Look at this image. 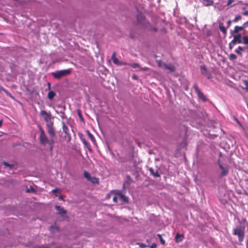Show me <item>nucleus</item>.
Here are the masks:
<instances>
[{
	"instance_id": "nucleus-5",
	"label": "nucleus",
	"mask_w": 248,
	"mask_h": 248,
	"mask_svg": "<svg viewBox=\"0 0 248 248\" xmlns=\"http://www.w3.org/2000/svg\"><path fill=\"white\" fill-rule=\"evenodd\" d=\"M201 74L206 77L208 79L212 78L211 73L207 69L204 65L200 66Z\"/></svg>"
},
{
	"instance_id": "nucleus-44",
	"label": "nucleus",
	"mask_w": 248,
	"mask_h": 248,
	"mask_svg": "<svg viewBox=\"0 0 248 248\" xmlns=\"http://www.w3.org/2000/svg\"><path fill=\"white\" fill-rule=\"evenodd\" d=\"M139 245H140V247L141 248H145L147 247L146 245H145L144 244H142V243L139 244Z\"/></svg>"
},
{
	"instance_id": "nucleus-53",
	"label": "nucleus",
	"mask_w": 248,
	"mask_h": 248,
	"mask_svg": "<svg viewBox=\"0 0 248 248\" xmlns=\"http://www.w3.org/2000/svg\"><path fill=\"white\" fill-rule=\"evenodd\" d=\"M147 67H144V68H142V70L143 71H146L147 70Z\"/></svg>"
},
{
	"instance_id": "nucleus-8",
	"label": "nucleus",
	"mask_w": 248,
	"mask_h": 248,
	"mask_svg": "<svg viewBox=\"0 0 248 248\" xmlns=\"http://www.w3.org/2000/svg\"><path fill=\"white\" fill-rule=\"evenodd\" d=\"M137 20L138 22L144 25H146V24H149V23L147 21L144 16L141 14H138L137 16Z\"/></svg>"
},
{
	"instance_id": "nucleus-51",
	"label": "nucleus",
	"mask_w": 248,
	"mask_h": 248,
	"mask_svg": "<svg viewBox=\"0 0 248 248\" xmlns=\"http://www.w3.org/2000/svg\"><path fill=\"white\" fill-rule=\"evenodd\" d=\"M132 78L135 79H137L138 78L137 76L136 75H133L132 76Z\"/></svg>"
},
{
	"instance_id": "nucleus-40",
	"label": "nucleus",
	"mask_w": 248,
	"mask_h": 248,
	"mask_svg": "<svg viewBox=\"0 0 248 248\" xmlns=\"http://www.w3.org/2000/svg\"><path fill=\"white\" fill-rule=\"evenodd\" d=\"M118 194H117V193H116L115 195V196L113 197V201L115 202H118Z\"/></svg>"
},
{
	"instance_id": "nucleus-1",
	"label": "nucleus",
	"mask_w": 248,
	"mask_h": 248,
	"mask_svg": "<svg viewBox=\"0 0 248 248\" xmlns=\"http://www.w3.org/2000/svg\"><path fill=\"white\" fill-rule=\"evenodd\" d=\"M40 142L46 145V144L48 143L50 145H51L50 149H52V144L53 143V140H48L45 134L44 130L42 129L41 128H40Z\"/></svg>"
},
{
	"instance_id": "nucleus-35",
	"label": "nucleus",
	"mask_w": 248,
	"mask_h": 248,
	"mask_svg": "<svg viewBox=\"0 0 248 248\" xmlns=\"http://www.w3.org/2000/svg\"><path fill=\"white\" fill-rule=\"evenodd\" d=\"M242 18L241 16H240V15H238L237 16H236L234 19L232 20V22H237L239 20L241 19Z\"/></svg>"
},
{
	"instance_id": "nucleus-46",
	"label": "nucleus",
	"mask_w": 248,
	"mask_h": 248,
	"mask_svg": "<svg viewBox=\"0 0 248 248\" xmlns=\"http://www.w3.org/2000/svg\"><path fill=\"white\" fill-rule=\"evenodd\" d=\"M157 245L155 243H153L150 246V248H156Z\"/></svg>"
},
{
	"instance_id": "nucleus-54",
	"label": "nucleus",
	"mask_w": 248,
	"mask_h": 248,
	"mask_svg": "<svg viewBox=\"0 0 248 248\" xmlns=\"http://www.w3.org/2000/svg\"><path fill=\"white\" fill-rule=\"evenodd\" d=\"M2 122H3L2 120H0V127L1 126V125H2Z\"/></svg>"
},
{
	"instance_id": "nucleus-19",
	"label": "nucleus",
	"mask_w": 248,
	"mask_h": 248,
	"mask_svg": "<svg viewBox=\"0 0 248 248\" xmlns=\"http://www.w3.org/2000/svg\"><path fill=\"white\" fill-rule=\"evenodd\" d=\"M219 28L220 31L223 33L224 35L226 34V30L225 27L223 26V24L220 23L219 24Z\"/></svg>"
},
{
	"instance_id": "nucleus-13",
	"label": "nucleus",
	"mask_w": 248,
	"mask_h": 248,
	"mask_svg": "<svg viewBox=\"0 0 248 248\" xmlns=\"http://www.w3.org/2000/svg\"><path fill=\"white\" fill-rule=\"evenodd\" d=\"M118 197L119 200H120L122 202H127L128 201V198L123 195L121 192H117Z\"/></svg>"
},
{
	"instance_id": "nucleus-50",
	"label": "nucleus",
	"mask_w": 248,
	"mask_h": 248,
	"mask_svg": "<svg viewBox=\"0 0 248 248\" xmlns=\"http://www.w3.org/2000/svg\"><path fill=\"white\" fill-rule=\"evenodd\" d=\"M47 86H48V89L50 90V89L51 85H50V83L49 82L47 83Z\"/></svg>"
},
{
	"instance_id": "nucleus-34",
	"label": "nucleus",
	"mask_w": 248,
	"mask_h": 248,
	"mask_svg": "<svg viewBox=\"0 0 248 248\" xmlns=\"http://www.w3.org/2000/svg\"><path fill=\"white\" fill-rule=\"evenodd\" d=\"M237 57L234 54H231L229 56L230 60L231 61L234 60L236 59Z\"/></svg>"
},
{
	"instance_id": "nucleus-52",
	"label": "nucleus",
	"mask_w": 248,
	"mask_h": 248,
	"mask_svg": "<svg viewBox=\"0 0 248 248\" xmlns=\"http://www.w3.org/2000/svg\"><path fill=\"white\" fill-rule=\"evenodd\" d=\"M244 48L245 49H246V50L247 51V52H248V46H246L244 47Z\"/></svg>"
},
{
	"instance_id": "nucleus-45",
	"label": "nucleus",
	"mask_w": 248,
	"mask_h": 248,
	"mask_svg": "<svg viewBox=\"0 0 248 248\" xmlns=\"http://www.w3.org/2000/svg\"><path fill=\"white\" fill-rule=\"evenodd\" d=\"M243 27H244V28L245 29V28H246L247 26H248V20L245 23H244L243 24Z\"/></svg>"
},
{
	"instance_id": "nucleus-23",
	"label": "nucleus",
	"mask_w": 248,
	"mask_h": 248,
	"mask_svg": "<svg viewBox=\"0 0 248 248\" xmlns=\"http://www.w3.org/2000/svg\"><path fill=\"white\" fill-rule=\"evenodd\" d=\"M62 130H63V131L67 136H70V135L68 133V128L67 127V126L64 123L63 124Z\"/></svg>"
},
{
	"instance_id": "nucleus-6",
	"label": "nucleus",
	"mask_w": 248,
	"mask_h": 248,
	"mask_svg": "<svg viewBox=\"0 0 248 248\" xmlns=\"http://www.w3.org/2000/svg\"><path fill=\"white\" fill-rule=\"evenodd\" d=\"M193 88L195 89L198 97L204 102H205L206 101L205 96L204 95L203 93L200 90L196 84H194Z\"/></svg>"
},
{
	"instance_id": "nucleus-12",
	"label": "nucleus",
	"mask_w": 248,
	"mask_h": 248,
	"mask_svg": "<svg viewBox=\"0 0 248 248\" xmlns=\"http://www.w3.org/2000/svg\"><path fill=\"white\" fill-rule=\"evenodd\" d=\"M26 247H29V248H50L47 245H40L38 246L36 245H34L32 243H29L26 246Z\"/></svg>"
},
{
	"instance_id": "nucleus-49",
	"label": "nucleus",
	"mask_w": 248,
	"mask_h": 248,
	"mask_svg": "<svg viewBox=\"0 0 248 248\" xmlns=\"http://www.w3.org/2000/svg\"><path fill=\"white\" fill-rule=\"evenodd\" d=\"M232 21L231 20H228V22H227V25H228V26H230L232 23Z\"/></svg>"
},
{
	"instance_id": "nucleus-2",
	"label": "nucleus",
	"mask_w": 248,
	"mask_h": 248,
	"mask_svg": "<svg viewBox=\"0 0 248 248\" xmlns=\"http://www.w3.org/2000/svg\"><path fill=\"white\" fill-rule=\"evenodd\" d=\"M71 73V70L69 69L57 71L52 72L51 75L53 77L56 79H60L62 77L69 74Z\"/></svg>"
},
{
	"instance_id": "nucleus-20",
	"label": "nucleus",
	"mask_w": 248,
	"mask_h": 248,
	"mask_svg": "<svg viewBox=\"0 0 248 248\" xmlns=\"http://www.w3.org/2000/svg\"><path fill=\"white\" fill-rule=\"evenodd\" d=\"M55 95L56 93L54 92L53 91H49L48 93L47 97L49 99L51 100Z\"/></svg>"
},
{
	"instance_id": "nucleus-17",
	"label": "nucleus",
	"mask_w": 248,
	"mask_h": 248,
	"mask_svg": "<svg viewBox=\"0 0 248 248\" xmlns=\"http://www.w3.org/2000/svg\"><path fill=\"white\" fill-rule=\"evenodd\" d=\"M111 60L114 64L119 65L120 62L118 60V59L117 58L115 57V52H113L112 54Z\"/></svg>"
},
{
	"instance_id": "nucleus-16",
	"label": "nucleus",
	"mask_w": 248,
	"mask_h": 248,
	"mask_svg": "<svg viewBox=\"0 0 248 248\" xmlns=\"http://www.w3.org/2000/svg\"><path fill=\"white\" fill-rule=\"evenodd\" d=\"M202 4L205 6H211L213 4V1L212 0H202Z\"/></svg>"
},
{
	"instance_id": "nucleus-28",
	"label": "nucleus",
	"mask_w": 248,
	"mask_h": 248,
	"mask_svg": "<svg viewBox=\"0 0 248 248\" xmlns=\"http://www.w3.org/2000/svg\"><path fill=\"white\" fill-rule=\"evenodd\" d=\"M242 44L246 45H248V36H245L243 37Z\"/></svg>"
},
{
	"instance_id": "nucleus-14",
	"label": "nucleus",
	"mask_w": 248,
	"mask_h": 248,
	"mask_svg": "<svg viewBox=\"0 0 248 248\" xmlns=\"http://www.w3.org/2000/svg\"><path fill=\"white\" fill-rule=\"evenodd\" d=\"M65 109V107H62L61 108V110L60 111L56 110V112L57 113H60V116L62 119H64L65 118H66V116L64 113Z\"/></svg>"
},
{
	"instance_id": "nucleus-33",
	"label": "nucleus",
	"mask_w": 248,
	"mask_h": 248,
	"mask_svg": "<svg viewBox=\"0 0 248 248\" xmlns=\"http://www.w3.org/2000/svg\"><path fill=\"white\" fill-rule=\"evenodd\" d=\"M3 164L5 167H8L10 168H12L14 167V165L13 164H10L5 161L3 162Z\"/></svg>"
},
{
	"instance_id": "nucleus-22",
	"label": "nucleus",
	"mask_w": 248,
	"mask_h": 248,
	"mask_svg": "<svg viewBox=\"0 0 248 248\" xmlns=\"http://www.w3.org/2000/svg\"><path fill=\"white\" fill-rule=\"evenodd\" d=\"M149 170L151 174H152L154 176L156 177L160 176V175L159 174L158 171H156V172H154V170L153 168H150L149 169Z\"/></svg>"
},
{
	"instance_id": "nucleus-15",
	"label": "nucleus",
	"mask_w": 248,
	"mask_h": 248,
	"mask_svg": "<svg viewBox=\"0 0 248 248\" xmlns=\"http://www.w3.org/2000/svg\"><path fill=\"white\" fill-rule=\"evenodd\" d=\"M243 232H242L241 227H236L233 230V234L235 235H240V234L243 233Z\"/></svg>"
},
{
	"instance_id": "nucleus-55",
	"label": "nucleus",
	"mask_w": 248,
	"mask_h": 248,
	"mask_svg": "<svg viewBox=\"0 0 248 248\" xmlns=\"http://www.w3.org/2000/svg\"><path fill=\"white\" fill-rule=\"evenodd\" d=\"M185 131H185V132H186V131H187V128H186Z\"/></svg>"
},
{
	"instance_id": "nucleus-25",
	"label": "nucleus",
	"mask_w": 248,
	"mask_h": 248,
	"mask_svg": "<svg viewBox=\"0 0 248 248\" xmlns=\"http://www.w3.org/2000/svg\"><path fill=\"white\" fill-rule=\"evenodd\" d=\"M87 135L88 136H89V137L90 138V139H91V140L93 142H95V138L94 137H93V136L90 132V131L89 130H87Z\"/></svg>"
},
{
	"instance_id": "nucleus-41",
	"label": "nucleus",
	"mask_w": 248,
	"mask_h": 248,
	"mask_svg": "<svg viewBox=\"0 0 248 248\" xmlns=\"http://www.w3.org/2000/svg\"><path fill=\"white\" fill-rule=\"evenodd\" d=\"M235 44H236V43H232V41L229 44L230 49H232Z\"/></svg>"
},
{
	"instance_id": "nucleus-26",
	"label": "nucleus",
	"mask_w": 248,
	"mask_h": 248,
	"mask_svg": "<svg viewBox=\"0 0 248 248\" xmlns=\"http://www.w3.org/2000/svg\"><path fill=\"white\" fill-rule=\"evenodd\" d=\"M243 47H241V46H239L238 47L237 49H236L235 50V52L237 54H239V55H241V54H242L241 52H242V51H243Z\"/></svg>"
},
{
	"instance_id": "nucleus-43",
	"label": "nucleus",
	"mask_w": 248,
	"mask_h": 248,
	"mask_svg": "<svg viewBox=\"0 0 248 248\" xmlns=\"http://www.w3.org/2000/svg\"><path fill=\"white\" fill-rule=\"evenodd\" d=\"M128 64H129V63H126V62H120V63H119V66L127 65H128Z\"/></svg>"
},
{
	"instance_id": "nucleus-38",
	"label": "nucleus",
	"mask_w": 248,
	"mask_h": 248,
	"mask_svg": "<svg viewBox=\"0 0 248 248\" xmlns=\"http://www.w3.org/2000/svg\"><path fill=\"white\" fill-rule=\"evenodd\" d=\"M238 237V240L239 242H242L244 239V233H242L240 234V235H237Z\"/></svg>"
},
{
	"instance_id": "nucleus-3",
	"label": "nucleus",
	"mask_w": 248,
	"mask_h": 248,
	"mask_svg": "<svg viewBox=\"0 0 248 248\" xmlns=\"http://www.w3.org/2000/svg\"><path fill=\"white\" fill-rule=\"evenodd\" d=\"M40 115L44 116V119L46 123V124H48L49 123H53L51 121L52 117L50 112H47L46 111L42 110L40 111Z\"/></svg>"
},
{
	"instance_id": "nucleus-32",
	"label": "nucleus",
	"mask_w": 248,
	"mask_h": 248,
	"mask_svg": "<svg viewBox=\"0 0 248 248\" xmlns=\"http://www.w3.org/2000/svg\"><path fill=\"white\" fill-rule=\"evenodd\" d=\"M128 65L133 68H136L139 67V65L137 63H129Z\"/></svg>"
},
{
	"instance_id": "nucleus-39",
	"label": "nucleus",
	"mask_w": 248,
	"mask_h": 248,
	"mask_svg": "<svg viewBox=\"0 0 248 248\" xmlns=\"http://www.w3.org/2000/svg\"><path fill=\"white\" fill-rule=\"evenodd\" d=\"M53 230H55V231H58V228L57 227L51 226L50 227V230L53 232L54 231Z\"/></svg>"
},
{
	"instance_id": "nucleus-37",
	"label": "nucleus",
	"mask_w": 248,
	"mask_h": 248,
	"mask_svg": "<svg viewBox=\"0 0 248 248\" xmlns=\"http://www.w3.org/2000/svg\"><path fill=\"white\" fill-rule=\"evenodd\" d=\"M245 87V89L248 92V80H246L244 81Z\"/></svg>"
},
{
	"instance_id": "nucleus-10",
	"label": "nucleus",
	"mask_w": 248,
	"mask_h": 248,
	"mask_svg": "<svg viewBox=\"0 0 248 248\" xmlns=\"http://www.w3.org/2000/svg\"><path fill=\"white\" fill-rule=\"evenodd\" d=\"M243 42V37L241 34H237V35H235L233 36L232 39L233 43H239L242 44Z\"/></svg>"
},
{
	"instance_id": "nucleus-31",
	"label": "nucleus",
	"mask_w": 248,
	"mask_h": 248,
	"mask_svg": "<svg viewBox=\"0 0 248 248\" xmlns=\"http://www.w3.org/2000/svg\"><path fill=\"white\" fill-rule=\"evenodd\" d=\"M78 115L80 119V120L83 122L84 121V119L82 116L81 111L79 109L78 110Z\"/></svg>"
},
{
	"instance_id": "nucleus-21",
	"label": "nucleus",
	"mask_w": 248,
	"mask_h": 248,
	"mask_svg": "<svg viewBox=\"0 0 248 248\" xmlns=\"http://www.w3.org/2000/svg\"><path fill=\"white\" fill-rule=\"evenodd\" d=\"M184 236L183 234H180L179 233H177L176 235L175 239L176 242H179L182 241V237H183Z\"/></svg>"
},
{
	"instance_id": "nucleus-48",
	"label": "nucleus",
	"mask_w": 248,
	"mask_h": 248,
	"mask_svg": "<svg viewBox=\"0 0 248 248\" xmlns=\"http://www.w3.org/2000/svg\"><path fill=\"white\" fill-rule=\"evenodd\" d=\"M243 14L245 16H248V11H246L244 12Z\"/></svg>"
},
{
	"instance_id": "nucleus-24",
	"label": "nucleus",
	"mask_w": 248,
	"mask_h": 248,
	"mask_svg": "<svg viewBox=\"0 0 248 248\" xmlns=\"http://www.w3.org/2000/svg\"><path fill=\"white\" fill-rule=\"evenodd\" d=\"M81 140L85 146L87 147L88 149H90V145L89 144V143L84 138H81Z\"/></svg>"
},
{
	"instance_id": "nucleus-11",
	"label": "nucleus",
	"mask_w": 248,
	"mask_h": 248,
	"mask_svg": "<svg viewBox=\"0 0 248 248\" xmlns=\"http://www.w3.org/2000/svg\"><path fill=\"white\" fill-rule=\"evenodd\" d=\"M57 213L61 216H64L66 214V211L60 205H56L55 206Z\"/></svg>"
},
{
	"instance_id": "nucleus-18",
	"label": "nucleus",
	"mask_w": 248,
	"mask_h": 248,
	"mask_svg": "<svg viewBox=\"0 0 248 248\" xmlns=\"http://www.w3.org/2000/svg\"><path fill=\"white\" fill-rule=\"evenodd\" d=\"M244 29V27H243V26H236L234 27V30L232 31V32L234 33H237L240 31H242Z\"/></svg>"
},
{
	"instance_id": "nucleus-30",
	"label": "nucleus",
	"mask_w": 248,
	"mask_h": 248,
	"mask_svg": "<svg viewBox=\"0 0 248 248\" xmlns=\"http://www.w3.org/2000/svg\"><path fill=\"white\" fill-rule=\"evenodd\" d=\"M83 174H84V176L86 178H87L88 180H90V179H91V177L90 174L88 172H87L86 171H85L84 172Z\"/></svg>"
},
{
	"instance_id": "nucleus-7",
	"label": "nucleus",
	"mask_w": 248,
	"mask_h": 248,
	"mask_svg": "<svg viewBox=\"0 0 248 248\" xmlns=\"http://www.w3.org/2000/svg\"><path fill=\"white\" fill-rule=\"evenodd\" d=\"M219 167L221 170L220 173V176L224 177L228 175V169L227 168H225L223 166L222 164L220 162V160L219 159L218 161Z\"/></svg>"
},
{
	"instance_id": "nucleus-9",
	"label": "nucleus",
	"mask_w": 248,
	"mask_h": 248,
	"mask_svg": "<svg viewBox=\"0 0 248 248\" xmlns=\"http://www.w3.org/2000/svg\"><path fill=\"white\" fill-rule=\"evenodd\" d=\"M46 127L47 129V132L49 135L53 137L55 136V132L53 128V123H49L46 124Z\"/></svg>"
},
{
	"instance_id": "nucleus-36",
	"label": "nucleus",
	"mask_w": 248,
	"mask_h": 248,
	"mask_svg": "<svg viewBox=\"0 0 248 248\" xmlns=\"http://www.w3.org/2000/svg\"><path fill=\"white\" fill-rule=\"evenodd\" d=\"M158 237L159 238L160 242L162 244L164 245L165 243V240L162 238L161 235L159 234H157Z\"/></svg>"
},
{
	"instance_id": "nucleus-47",
	"label": "nucleus",
	"mask_w": 248,
	"mask_h": 248,
	"mask_svg": "<svg viewBox=\"0 0 248 248\" xmlns=\"http://www.w3.org/2000/svg\"><path fill=\"white\" fill-rule=\"evenodd\" d=\"M59 190L57 188L54 189L52 190V192L53 194H55L56 192H57Z\"/></svg>"
},
{
	"instance_id": "nucleus-29",
	"label": "nucleus",
	"mask_w": 248,
	"mask_h": 248,
	"mask_svg": "<svg viewBox=\"0 0 248 248\" xmlns=\"http://www.w3.org/2000/svg\"><path fill=\"white\" fill-rule=\"evenodd\" d=\"M0 89L2 90V91H3L7 95H8L9 96L13 98V97L12 96L11 93H9L7 90L5 89L4 88H3V87H0Z\"/></svg>"
},
{
	"instance_id": "nucleus-42",
	"label": "nucleus",
	"mask_w": 248,
	"mask_h": 248,
	"mask_svg": "<svg viewBox=\"0 0 248 248\" xmlns=\"http://www.w3.org/2000/svg\"><path fill=\"white\" fill-rule=\"evenodd\" d=\"M235 0H228L227 5L228 6H230L232 2H233Z\"/></svg>"
},
{
	"instance_id": "nucleus-27",
	"label": "nucleus",
	"mask_w": 248,
	"mask_h": 248,
	"mask_svg": "<svg viewBox=\"0 0 248 248\" xmlns=\"http://www.w3.org/2000/svg\"><path fill=\"white\" fill-rule=\"evenodd\" d=\"M90 180L94 184H98L99 183V179L95 177H91Z\"/></svg>"
},
{
	"instance_id": "nucleus-4",
	"label": "nucleus",
	"mask_w": 248,
	"mask_h": 248,
	"mask_svg": "<svg viewBox=\"0 0 248 248\" xmlns=\"http://www.w3.org/2000/svg\"><path fill=\"white\" fill-rule=\"evenodd\" d=\"M158 65L161 68L169 70L171 72L174 71L175 70L174 65L171 63L166 64L160 62H158Z\"/></svg>"
}]
</instances>
